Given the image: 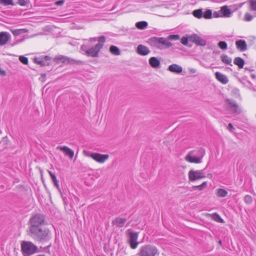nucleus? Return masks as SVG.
Instances as JSON below:
<instances>
[{
    "label": "nucleus",
    "instance_id": "nucleus-1",
    "mask_svg": "<svg viewBox=\"0 0 256 256\" xmlns=\"http://www.w3.org/2000/svg\"><path fill=\"white\" fill-rule=\"evenodd\" d=\"M105 42V36H99L98 43L94 46L90 48L88 44H82L80 48V52L88 56H91L92 58L98 57L99 56V52L103 48Z\"/></svg>",
    "mask_w": 256,
    "mask_h": 256
},
{
    "label": "nucleus",
    "instance_id": "nucleus-2",
    "mask_svg": "<svg viewBox=\"0 0 256 256\" xmlns=\"http://www.w3.org/2000/svg\"><path fill=\"white\" fill-rule=\"evenodd\" d=\"M28 234L35 241L39 242H46L52 238L50 230L43 226L29 230Z\"/></svg>",
    "mask_w": 256,
    "mask_h": 256
},
{
    "label": "nucleus",
    "instance_id": "nucleus-3",
    "mask_svg": "<svg viewBox=\"0 0 256 256\" xmlns=\"http://www.w3.org/2000/svg\"><path fill=\"white\" fill-rule=\"evenodd\" d=\"M147 42L152 47L159 50L168 48L172 46V43L163 37H151L148 40Z\"/></svg>",
    "mask_w": 256,
    "mask_h": 256
},
{
    "label": "nucleus",
    "instance_id": "nucleus-4",
    "mask_svg": "<svg viewBox=\"0 0 256 256\" xmlns=\"http://www.w3.org/2000/svg\"><path fill=\"white\" fill-rule=\"evenodd\" d=\"M21 252L23 256H30L42 251L32 242L23 240L21 242Z\"/></svg>",
    "mask_w": 256,
    "mask_h": 256
},
{
    "label": "nucleus",
    "instance_id": "nucleus-5",
    "mask_svg": "<svg viewBox=\"0 0 256 256\" xmlns=\"http://www.w3.org/2000/svg\"><path fill=\"white\" fill-rule=\"evenodd\" d=\"M205 154L204 148H200L196 150L190 152L186 156L185 160L190 163L200 164Z\"/></svg>",
    "mask_w": 256,
    "mask_h": 256
},
{
    "label": "nucleus",
    "instance_id": "nucleus-6",
    "mask_svg": "<svg viewBox=\"0 0 256 256\" xmlns=\"http://www.w3.org/2000/svg\"><path fill=\"white\" fill-rule=\"evenodd\" d=\"M29 230L42 227L46 223V216L42 214H36L30 218Z\"/></svg>",
    "mask_w": 256,
    "mask_h": 256
},
{
    "label": "nucleus",
    "instance_id": "nucleus-7",
    "mask_svg": "<svg viewBox=\"0 0 256 256\" xmlns=\"http://www.w3.org/2000/svg\"><path fill=\"white\" fill-rule=\"evenodd\" d=\"M54 60L58 64L62 63L66 64H70L72 65L81 66L84 64V61L76 60L63 55L56 56L54 58Z\"/></svg>",
    "mask_w": 256,
    "mask_h": 256
},
{
    "label": "nucleus",
    "instance_id": "nucleus-8",
    "mask_svg": "<svg viewBox=\"0 0 256 256\" xmlns=\"http://www.w3.org/2000/svg\"><path fill=\"white\" fill-rule=\"evenodd\" d=\"M83 154L84 156L92 158L93 160L100 163L104 162L109 157L108 154L93 152L88 150H84Z\"/></svg>",
    "mask_w": 256,
    "mask_h": 256
},
{
    "label": "nucleus",
    "instance_id": "nucleus-9",
    "mask_svg": "<svg viewBox=\"0 0 256 256\" xmlns=\"http://www.w3.org/2000/svg\"><path fill=\"white\" fill-rule=\"evenodd\" d=\"M158 252L157 248L150 244H147L141 247L139 256H155Z\"/></svg>",
    "mask_w": 256,
    "mask_h": 256
},
{
    "label": "nucleus",
    "instance_id": "nucleus-10",
    "mask_svg": "<svg viewBox=\"0 0 256 256\" xmlns=\"http://www.w3.org/2000/svg\"><path fill=\"white\" fill-rule=\"evenodd\" d=\"M225 102H226V108L228 110L231 114L238 115L241 113V108L236 102L229 98L226 99Z\"/></svg>",
    "mask_w": 256,
    "mask_h": 256
},
{
    "label": "nucleus",
    "instance_id": "nucleus-11",
    "mask_svg": "<svg viewBox=\"0 0 256 256\" xmlns=\"http://www.w3.org/2000/svg\"><path fill=\"white\" fill-rule=\"evenodd\" d=\"M126 232L128 234V244L132 249L137 248L138 242H137L138 232H133L131 229L127 230Z\"/></svg>",
    "mask_w": 256,
    "mask_h": 256
},
{
    "label": "nucleus",
    "instance_id": "nucleus-12",
    "mask_svg": "<svg viewBox=\"0 0 256 256\" xmlns=\"http://www.w3.org/2000/svg\"><path fill=\"white\" fill-rule=\"evenodd\" d=\"M202 171V170H190L188 174L189 180L191 182H194L198 180L206 178V176Z\"/></svg>",
    "mask_w": 256,
    "mask_h": 256
},
{
    "label": "nucleus",
    "instance_id": "nucleus-13",
    "mask_svg": "<svg viewBox=\"0 0 256 256\" xmlns=\"http://www.w3.org/2000/svg\"><path fill=\"white\" fill-rule=\"evenodd\" d=\"M190 41L194 42L196 46H205L206 44V40L202 39L196 34H194L189 36Z\"/></svg>",
    "mask_w": 256,
    "mask_h": 256
},
{
    "label": "nucleus",
    "instance_id": "nucleus-14",
    "mask_svg": "<svg viewBox=\"0 0 256 256\" xmlns=\"http://www.w3.org/2000/svg\"><path fill=\"white\" fill-rule=\"evenodd\" d=\"M62 152L66 156L70 159H72L74 156V151L67 146H58L56 148Z\"/></svg>",
    "mask_w": 256,
    "mask_h": 256
},
{
    "label": "nucleus",
    "instance_id": "nucleus-15",
    "mask_svg": "<svg viewBox=\"0 0 256 256\" xmlns=\"http://www.w3.org/2000/svg\"><path fill=\"white\" fill-rule=\"evenodd\" d=\"M136 52L140 56H145L148 54L150 51L148 47L140 44L138 46Z\"/></svg>",
    "mask_w": 256,
    "mask_h": 256
},
{
    "label": "nucleus",
    "instance_id": "nucleus-16",
    "mask_svg": "<svg viewBox=\"0 0 256 256\" xmlns=\"http://www.w3.org/2000/svg\"><path fill=\"white\" fill-rule=\"evenodd\" d=\"M11 36L8 32H0V46L5 45L10 40Z\"/></svg>",
    "mask_w": 256,
    "mask_h": 256
},
{
    "label": "nucleus",
    "instance_id": "nucleus-17",
    "mask_svg": "<svg viewBox=\"0 0 256 256\" xmlns=\"http://www.w3.org/2000/svg\"><path fill=\"white\" fill-rule=\"evenodd\" d=\"M220 12L221 17L224 18H230L232 13L231 9L229 8L228 6L226 5L222 6Z\"/></svg>",
    "mask_w": 256,
    "mask_h": 256
},
{
    "label": "nucleus",
    "instance_id": "nucleus-18",
    "mask_svg": "<svg viewBox=\"0 0 256 256\" xmlns=\"http://www.w3.org/2000/svg\"><path fill=\"white\" fill-rule=\"evenodd\" d=\"M236 48L240 52H244L248 49L246 42L243 40H238L236 42Z\"/></svg>",
    "mask_w": 256,
    "mask_h": 256
},
{
    "label": "nucleus",
    "instance_id": "nucleus-19",
    "mask_svg": "<svg viewBox=\"0 0 256 256\" xmlns=\"http://www.w3.org/2000/svg\"><path fill=\"white\" fill-rule=\"evenodd\" d=\"M149 64L152 68H158L160 67V62L157 57H151L148 60Z\"/></svg>",
    "mask_w": 256,
    "mask_h": 256
},
{
    "label": "nucleus",
    "instance_id": "nucleus-20",
    "mask_svg": "<svg viewBox=\"0 0 256 256\" xmlns=\"http://www.w3.org/2000/svg\"><path fill=\"white\" fill-rule=\"evenodd\" d=\"M126 220H127L126 218L117 217L112 220V224L113 226H116V227L122 228L124 226V224Z\"/></svg>",
    "mask_w": 256,
    "mask_h": 256
},
{
    "label": "nucleus",
    "instance_id": "nucleus-21",
    "mask_svg": "<svg viewBox=\"0 0 256 256\" xmlns=\"http://www.w3.org/2000/svg\"><path fill=\"white\" fill-rule=\"evenodd\" d=\"M216 79L222 84H226L228 82V80L226 75H224L220 72H217L215 73Z\"/></svg>",
    "mask_w": 256,
    "mask_h": 256
},
{
    "label": "nucleus",
    "instance_id": "nucleus-22",
    "mask_svg": "<svg viewBox=\"0 0 256 256\" xmlns=\"http://www.w3.org/2000/svg\"><path fill=\"white\" fill-rule=\"evenodd\" d=\"M168 70L175 74H180L182 72V68L178 64H172L168 66Z\"/></svg>",
    "mask_w": 256,
    "mask_h": 256
},
{
    "label": "nucleus",
    "instance_id": "nucleus-23",
    "mask_svg": "<svg viewBox=\"0 0 256 256\" xmlns=\"http://www.w3.org/2000/svg\"><path fill=\"white\" fill-rule=\"evenodd\" d=\"M234 63L238 66L239 68H242L245 64V61L240 57H236L234 59Z\"/></svg>",
    "mask_w": 256,
    "mask_h": 256
},
{
    "label": "nucleus",
    "instance_id": "nucleus-24",
    "mask_svg": "<svg viewBox=\"0 0 256 256\" xmlns=\"http://www.w3.org/2000/svg\"><path fill=\"white\" fill-rule=\"evenodd\" d=\"M222 62L226 64H229L230 66H232V58L230 57H228L227 55L225 54H222L220 56Z\"/></svg>",
    "mask_w": 256,
    "mask_h": 256
},
{
    "label": "nucleus",
    "instance_id": "nucleus-25",
    "mask_svg": "<svg viewBox=\"0 0 256 256\" xmlns=\"http://www.w3.org/2000/svg\"><path fill=\"white\" fill-rule=\"evenodd\" d=\"M48 171L49 174L50 175V176L51 178L52 181L54 182V184L58 189H59L60 186H59V184H58V181L57 180V178H56L55 174L50 170H48Z\"/></svg>",
    "mask_w": 256,
    "mask_h": 256
},
{
    "label": "nucleus",
    "instance_id": "nucleus-26",
    "mask_svg": "<svg viewBox=\"0 0 256 256\" xmlns=\"http://www.w3.org/2000/svg\"><path fill=\"white\" fill-rule=\"evenodd\" d=\"M34 62L35 64L40 65L42 66H49L50 64V62H46L44 60L40 59L38 58H35L34 59Z\"/></svg>",
    "mask_w": 256,
    "mask_h": 256
},
{
    "label": "nucleus",
    "instance_id": "nucleus-27",
    "mask_svg": "<svg viewBox=\"0 0 256 256\" xmlns=\"http://www.w3.org/2000/svg\"><path fill=\"white\" fill-rule=\"evenodd\" d=\"M110 52L115 56H119L120 54V50L116 46L112 45L110 47Z\"/></svg>",
    "mask_w": 256,
    "mask_h": 256
},
{
    "label": "nucleus",
    "instance_id": "nucleus-28",
    "mask_svg": "<svg viewBox=\"0 0 256 256\" xmlns=\"http://www.w3.org/2000/svg\"><path fill=\"white\" fill-rule=\"evenodd\" d=\"M212 218V219L214 220L216 222L220 223H224V220L220 217V214L217 212H214L212 214H210Z\"/></svg>",
    "mask_w": 256,
    "mask_h": 256
},
{
    "label": "nucleus",
    "instance_id": "nucleus-29",
    "mask_svg": "<svg viewBox=\"0 0 256 256\" xmlns=\"http://www.w3.org/2000/svg\"><path fill=\"white\" fill-rule=\"evenodd\" d=\"M10 32L12 33V34L14 36H18L21 35L25 32H27L28 30L25 28L22 29H16V30H10Z\"/></svg>",
    "mask_w": 256,
    "mask_h": 256
},
{
    "label": "nucleus",
    "instance_id": "nucleus-30",
    "mask_svg": "<svg viewBox=\"0 0 256 256\" xmlns=\"http://www.w3.org/2000/svg\"><path fill=\"white\" fill-rule=\"evenodd\" d=\"M148 23L146 21H140L136 24V26L140 30H144L147 28Z\"/></svg>",
    "mask_w": 256,
    "mask_h": 256
},
{
    "label": "nucleus",
    "instance_id": "nucleus-31",
    "mask_svg": "<svg viewBox=\"0 0 256 256\" xmlns=\"http://www.w3.org/2000/svg\"><path fill=\"white\" fill-rule=\"evenodd\" d=\"M192 14H193V16L194 17L198 18H201L203 16L202 9L199 8V9L195 10L192 12Z\"/></svg>",
    "mask_w": 256,
    "mask_h": 256
},
{
    "label": "nucleus",
    "instance_id": "nucleus-32",
    "mask_svg": "<svg viewBox=\"0 0 256 256\" xmlns=\"http://www.w3.org/2000/svg\"><path fill=\"white\" fill-rule=\"evenodd\" d=\"M189 40H190L189 36H184L180 39V42L184 46H188L190 48L192 46V44H190L188 42Z\"/></svg>",
    "mask_w": 256,
    "mask_h": 256
},
{
    "label": "nucleus",
    "instance_id": "nucleus-33",
    "mask_svg": "<svg viewBox=\"0 0 256 256\" xmlns=\"http://www.w3.org/2000/svg\"><path fill=\"white\" fill-rule=\"evenodd\" d=\"M228 192L223 188H219L218 190L217 196L220 198H224L227 196Z\"/></svg>",
    "mask_w": 256,
    "mask_h": 256
},
{
    "label": "nucleus",
    "instance_id": "nucleus-34",
    "mask_svg": "<svg viewBox=\"0 0 256 256\" xmlns=\"http://www.w3.org/2000/svg\"><path fill=\"white\" fill-rule=\"evenodd\" d=\"M212 11L211 10L207 9L206 10L203 12L202 18H204L206 19H210L212 18Z\"/></svg>",
    "mask_w": 256,
    "mask_h": 256
},
{
    "label": "nucleus",
    "instance_id": "nucleus-35",
    "mask_svg": "<svg viewBox=\"0 0 256 256\" xmlns=\"http://www.w3.org/2000/svg\"><path fill=\"white\" fill-rule=\"evenodd\" d=\"M0 2L1 4L4 5V6H14L15 4L13 2V0H0Z\"/></svg>",
    "mask_w": 256,
    "mask_h": 256
},
{
    "label": "nucleus",
    "instance_id": "nucleus-36",
    "mask_svg": "<svg viewBox=\"0 0 256 256\" xmlns=\"http://www.w3.org/2000/svg\"><path fill=\"white\" fill-rule=\"evenodd\" d=\"M168 41V40H176L180 38V36L178 34H170L166 38Z\"/></svg>",
    "mask_w": 256,
    "mask_h": 256
},
{
    "label": "nucleus",
    "instance_id": "nucleus-37",
    "mask_svg": "<svg viewBox=\"0 0 256 256\" xmlns=\"http://www.w3.org/2000/svg\"><path fill=\"white\" fill-rule=\"evenodd\" d=\"M218 46L222 50H226L228 48V44L225 41H220L218 43Z\"/></svg>",
    "mask_w": 256,
    "mask_h": 256
},
{
    "label": "nucleus",
    "instance_id": "nucleus-38",
    "mask_svg": "<svg viewBox=\"0 0 256 256\" xmlns=\"http://www.w3.org/2000/svg\"><path fill=\"white\" fill-rule=\"evenodd\" d=\"M244 200L246 204H250L252 202V198L251 196L246 194L244 198Z\"/></svg>",
    "mask_w": 256,
    "mask_h": 256
},
{
    "label": "nucleus",
    "instance_id": "nucleus-39",
    "mask_svg": "<svg viewBox=\"0 0 256 256\" xmlns=\"http://www.w3.org/2000/svg\"><path fill=\"white\" fill-rule=\"evenodd\" d=\"M206 186H207V182H204L201 184L198 185V186H193L192 188L194 189H198L199 190H202L204 188H206Z\"/></svg>",
    "mask_w": 256,
    "mask_h": 256
},
{
    "label": "nucleus",
    "instance_id": "nucleus-40",
    "mask_svg": "<svg viewBox=\"0 0 256 256\" xmlns=\"http://www.w3.org/2000/svg\"><path fill=\"white\" fill-rule=\"evenodd\" d=\"M244 4V2H242V3H241L240 4H236L230 6V9H231L232 11V12H234V11L238 10V8H240Z\"/></svg>",
    "mask_w": 256,
    "mask_h": 256
},
{
    "label": "nucleus",
    "instance_id": "nucleus-41",
    "mask_svg": "<svg viewBox=\"0 0 256 256\" xmlns=\"http://www.w3.org/2000/svg\"><path fill=\"white\" fill-rule=\"evenodd\" d=\"M250 8L252 10H256V0H248Z\"/></svg>",
    "mask_w": 256,
    "mask_h": 256
},
{
    "label": "nucleus",
    "instance_id": "nucleus-42",
    "mask_svg": "<svg viewBox=\"0 0 256 256\" xmlns=\"http://www.w3.org/2000/svg\"><path fill=\"white\" fill-rule=\"evenodd\" d=\"M19 60L22 63L24 64H28V58L24 56H20L19 57Z\"/></svg>",
    "mask_w": 256,
    "mask_h": 256
},
{
    "label": "nucleus",
    "instance_id": "nucleus-43",
    "mask_svg": "<svg viewBox=\"0 0 256 256\" xmlns=\"http://www.w3.org/2000/svg\"><path fill=\"white\" fill-rule=\"evenodd\" d=\"M232 92L234 94V95L235 96L236 98H239L240 96V90L238 88H234L232 90Z\"/></svg>",
    "mask_w": 256,
    "mask_h": 256
},
{
    "label": "nucleus",
    "instance_id": "nucleus-44",
    "mask_svg": "<svg viewBox=\"0 0 256 256\" xmlns=\"http://www.w3.org/2000/svg\"><path fill=\"white\" fill-rule=\"evenodd\" d=\"M253 18V16L250 13L246 12L244 15V20L246 21L250 22L251 21Z\"/></svg>",
    "mask_w": 256,
    "mask_h": 256
},
{
    "label": "nucleus",
    "instance_id": "nucleus-45",
    "mask_svg": "<svg viewBox=\"0 0 256 256\" xmlns=\"http://www.w3.org/2000/svg\"><path fill=\"white\" fill-rule=\"evenodd\" d=\"M8 142H9V140H8V137L5 136L2 138V140L0 142V144H2L3 146H5L4 148H6V146L8 145Z\"/></svg>",
    "mask_w": 256,
    "mask_h": 256
},
{
    "label": "nucleus",
    "instance_id": "nucleus-46",
    "mask_svg": "<svg viewBox=\"0 0 256 256\" xmlns=\"http://www.w3.org/2000/svg\"><path fill=\"white\" fill-rule=\"evenodd\" d=\"M28 0H18L17 4L21 6H25L26 5Z\"/></svg>",
    "mask_w": 256,
    "mask_h": 256
},
{
    "label": "nucleus",
    "instance_id": "nucleus-47",
    "mask_svg": "<svg viewBox=\"0 0 256 256\" xmlns=\"http://www.w3.org/2000/svg\"><path fill=\"white\" fill-rule=\"evenodd\" d=\"M64 0H60L55 2V5L57 6H62L64 3Z\"/></svg>",
    "mask_w": 256,
    "mask_h": 256
},
{
    "label": "nucleus",
    "instance_id": "nucleus-48",
    "mask_svg": "<svg viewBox=\"0 0 256 256\" xmlns=\"http://www.w3.org/2000/svg\"><path fill=\"white\" fill-rule=\"evenodd\" d=\"M39 80L42 82H44L46 80V74H42L41 77L39 78Z\"/></svg>",
    "mask_w": 256,
    "mask_h": 256
},
{
    "label": "nucleus",
    "instance_id": "nucleus-49",
    "mask_svg": "<svg viewBox=\"0 0 256 256\" xmlns=\"http://www.w3.org/2000/svg\"><path fill=\"white\" fill-rule=\"evenodd\" d=\"M213 16L214 18H219V17H221L220 16V12L219 11H218V12H214V13H213Z\"/></svg>",
    "mask_w": 256,
    "mask_h": 256
},
{
    "label": "nucleus",
    "instance_id": "nucleus-50",
    "mask_svg": "<svg viewBox=\"0 0 256 256\" xmlns=\"http://www.w3.org/2000/svg\"><path fill=\"white\" fill-rule=\"evenodd\" d=\"M43 60H44L47 62H50V60H51V58L48 56H44V58H43Z\"/></svg>",
    "mask_w": 256,
    "mask_h": 256
},
{
    "label": "nucleus",
    "instance_id": "nucleus-51",
    "mask_svg": "<svg viewBox=\"0 0 256 256\" xmlns=\"http://www.w3.org/2000/svg\"><path fill=\"white\" fill-rule=\"evenodd\" d=\"M228 128L231 132H232V130L234 129L233 125L231 123H229L228 124Z\"/></svg>",
    "mask_w": 256,
    "mask_h": 256
},
{
    "label": "nucleus",
    "instance_id": "nucleus-52",
    "mask_svg": "<svg viewBox=\"0 0 256 256\" xmlns=\"http://www.w3.org/2000/svg\"><path fill=\"white\" fill-rule=\"evenodd\" d=\"M0 75L2 76H6V72L4 70H2L0 68Z\"/></svg>",
    "mask_w": 256,
    "mask_h": 256
},
{
    "label": "nucleus",
    "instance_id": "nucleus-53",
    "mask_svg": "<svg viewBox=\"0 0 256 256\" xmlns=\"http://www.w3.org/2000/svg\"><path fill=\"white\" fill-rule=\"evenodd\" d=\"M51 246V244L43 248V252H46L49 250Z\"/></svg>",
    "mask_w": 256,
    "mask_h": 256
},
{
    "label": "nucleus",
    "instance_id": "nucleus-54",
    "mask_svg": "<svg viewBox=\"0 0 256 256\" xmlns=\"http://www.w3.org/2000/svg\"><path fill=\"white\" fill-rule=\"evenodd\" d=\"M99 37L98 38H90L89 40L90 42H96L98 41Z\"/></svg>",
    "mask_w": 256,
    "mask_h": 256
},
{
    "label": "nucleus",
    "instance_id": "nucleus-55",
    "mask_svg": "<svg viewBox=\"0 0 256 256\" xmlns=\"http://www.w3.org/2000/svg\"><path fill=\"white\" fill-rule=\"evenodd\" d=\"M244 69L246 70H248L249 72H253L254 71V70L252 68V67H250V68H247V67H246L244 68Z\"/></svg>",
    "mask_w": 256,
    "mask_h": 256
},
{
    "label": "nucleus",
    "instance_id": "nucleus-56",
    "mask_svg": "<svg viewBox=\"0 0 256 256\" xmlns=\"http://www.w3.org/2000/svg\"><path fill=\"white\" fill-rule=\"evenodd\" d=\"M67 198L66 197H64V198H62V200L64 202V203L65 205H66L67 204Z\"/></svg>",
    "mask_w": 256,
    "mask_h": 256
},
{
    "label": "nucleus",
    "instance_id": "nucleus-57",
    "mask_svg": "<svg viewBox=\"0 0 256 256\" xmlns=\"http://www.w3.org/2000/svg\"><path fill=\"white\" fill-rule=\"evenodd\" d=\"M58 190L60 191V196H61V197L62 198V199L63 198H64V197H66V196H64V194H63V193L61 192L59 188L58 189Z\"/></svg>",
    "mask_w": 256,
    "mask_h": 256
},
{
    "label": "nucleus",
    "instance_id": "nucleus-58",
    "mask_svg": "<svg viewBox=\"0 0 256 256\" xmlns=\"http://www.w3.org/2000/svg\"><path fill=\"white\" fill-rule=\"evenodd\" d=\"M250 77L252 78V79H255L256 78V76L255 74H252L250 75Z\"/></svg>",
    "mask_w": 256,
    "mask_h": 256
},
{
    "label": "nucleus",
    "instance_id": "nucleus-59",
    "mask_svg": "<svg viewBox=\"0 0 256 256\" xmlns=\"http://www.w3.org/2000/svg\"><path fill=\"white\" fill-rule=\"evenodd\" d=\"M220 53V52L219 50H214L213 52V54H219Z\"/></svg>",
    "mask_w": 256,
    "mask_h": 256
},
{
    "label": "nucleus",
    "instance_id": "nucleus-60",
    "mask_svg": "<svg viewBox=\"0 0 256 256\" xmlns=\"http://www.w3.org/2000/svg\"><path fill=\"white\" fill-rule=\"evenodd\" d=\"M218 244L220 246H222V242L221 240H219L218 242Z\"/></svg>",
    "mask_w": 256,
    "mask_h": 256
},
{
    "label": "nucleus",
    "instance_id": "nucleus-61",
    "mask_svg": "<svg viewBox=\"0 0 256 256\" xmlns=\"http://www.w3.org/2000/svg\"><path fill=\"white\" fill-rule=\"evenodd\" d=\"M196 70H194V69H192L191 70V72L193 73H194L196 72Z\"/></svg>",
    "mask_w": 256,
    "mask_h": 256
},
{
    "label": "nucleus",
    "instance_id": "nucleus-62",
    "mask_svg": "<svg viewBox=\"0 0 256 256\" xmlns=\"http://www.w3.org/2000/svg\"><path fill=\"white\" fill-rule=\"evenodd\" d=\"M40 173H41L42 180V182H44L43 178H42V171H40Z\"/></svg>",
    "mask_w": 256,
    "mask_h": 256
},
{
    "label": "nucleus",
    "instance_id": "nucleus-63",
    "mask_svg": "<svg viewBox=\"0 0 256 256\" xmlns=\"http://www.w3.org/2000/svg\"><path fill=\"white\" fill-rule=\"evenodd\" d=\"M226 68L229 69L231 71L232 70V69L231 68Z\"/></svg>",
    "mask_w": 256,
    "mask_h": 256
},
{
    "label": "nucleus",
    "instance_id": "nucleus-64",
    "mask_svg": "<svg viewBox=\"0 0 256 256\" xmlns=\"http://www.w3.org/2000/svg\"><path fill=\"white\" fill-rule=\"evenodd\" d=\"M208 176H212V174H210H210H208Z\"/></svg>",
    "mask_w": 256,
    "mask_h": 256
}]
</instances>
